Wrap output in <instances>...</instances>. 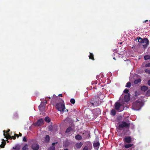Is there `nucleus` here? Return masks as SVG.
Returning <instances> with one entry per match:
<instances>
[{"label":"nucleus","instance_id":"f257e3e1","mask_svg":"<svg viewBox=\"0 0 150 150\" xmlns=\"http://www.w3.org/2000/svg\"><path fill=\"white\" fill-rule=\"evenodd\" d=\"M103 98V95L101 94L100 93L98 96H95L88 102V106L95 107L100 105L102 102Z\"/></svg>","mask_w":150,"mask_h":150},{"label":"nucleus","instance_id":"f03ea898","mask_svg":"<svg viewBox=\"0 0 150 150\" xmlns=\"http://www.w3.org/2000/svg\"><path fill=\"white\" fill-rule=\"evenodd\" d=\"M143 105V103L142 101L139 100L133 102L132 108L134 110H139Z\"/></svg>","mask_w":150,"mask_h":150},{"label":"nucleus","instance_id":"7ed1b4c3","mask_svg":"<svg viewBox=\"0 0 150 150\" xmlns=\"http://www.w3.org/2000/svg\"><path fill=\"white\" fill-rule=\"evenodd\" d=\"M59 101L55 105L57 109L60 112H64L65 109L64 103L62 99L59 98Z\"/></svg>","mask_w":150,"mask_h":150},{"label":"nucleus","instance_id":"20e7f679","mask_svg":"<svg viewBox=\"0 0 150 150\" xmlns=\"http://www.w3.org/2000/svg\"><path fill=\"white\" fill-rule=\"evenodd\" d=\"M130 125V123L129 122L127 123L125 121L122 122L121 124H120L118 126V128L119 129H122L124 127H126L127 128H129Z\"/></svg>","mask_w":150,"mask_h":150},{"label":"nucleus","instance_id":"39448f33","mask_svg":"<svg viewBox=\"0 0 150 150\" xmlns=\"http://www.w3.org/2000/svg\"><path fill=\"white\" fill-rule=\"evenodd\" d=\"M140 39L139 42L141 43H146V44L143 45V46L144 48H145L149 44V41L148 39L146 38H144L143 39L142 38L140 37L139 38Z\"/></svg>","mask_w":150,"mask_h":150},{"label":"nucleus","instance_id":"423d86ee","mask_svg":"<svg viewBox=\"0 0 150 150\" xmlns=\"http://www.w3.org/2000/svg\"><path fill=\"white\" fill-rule=\"evenodd\" d=\"M44 120L42 118H40L37 120V122L35 123L34 125L35 126H40L43 124Z\"/></svg>","mask_w":150,"mask_h":150},{"label":"nucleus","instance_id":"0eeeda50","mask_svg":"<svg viewBox=\"0 0 150 150\" xmlns=\"http://www.w3.org/2000/svg\"><path fill=\"white\" fill-rule=\"evenodd\" d=\"M132 138L129 136L125 137L123 139V141L125 143H130L132 141Z\"/></svg>","mask_w":150,"mask_h":150},{"label":"nucleus","instance_id":"6e6552de","mask_svg":"<svg viewBox=\"0 0 150 150\" xmlns=\"http://www.w3.org/2000/svg\"><path fill=\"white\" fill-rule=\"evenodd\" d=\"M93 113L96 116L101 113L100 110L98 108H96L93 110Z\"/></svg>","mask_w":150,"mask_h":150},{"label":"nucleus","instance_id":"1a4fd4ad","mask_svg":"<svg viewBox=\"0 0 150 150\" xmlns=\"http://www.w3.org/2000/svg\"><path fill=\"white\" fill-rule=\"evenodd\" d=\"M121 105H122L120 103L116 102L115 104V108L118 112H120L121 111L119 110L120 108Z\"/></svg>","mask_w":150,"mask_h":150},{"label":"nucleus","instance_id":"9d476101","mask_svg":"<svg viewBox=\"0 0 150 150\" xmlns=\"http://www.w3.org/2000/svg\"><path fill=\"white\" fill-rule=\"evenodd\" d=\"M31 148L33 150H38L39 149V146L37 144L34 143L32 145Z\"/></svg>","mask_w":150,"mask_h":150},{"label":"nucleus","instance_id":"9b49d317","mask_svg":"<svg viewBox=\"0 0 150 150\" xmlns=\"http://www.w3.org/2000/svg\"><path fill=\"white\" fill-rule=\"evenodd\" d=\"M130 94L129 93H128L127 94L125 95L124 97V100L125 102H128L130 99Z\"/></svg>","mask_w":150,"mask_h":150},{"label":"nucleus","instance_id":"f8f14e48","mask_svg":"<svg viewBox=\"0 0 150 150\" xmlns=\"http://www.w3.org/2000/svg\"><path fill=\"white\" fill-rule=\"evenodd\" d=\"M100 144L98 142L93 143V146L95 149L98 150L99 148Z\"/></svg>","mask_w":150,"mask_h":150},{"label":"nucleus","instance_id":"ddd939ff","mask_svg":"<svg viewBox=\"0 0 150 150\" xmlns=\"http://www.w3.org/2000/svg\"><path fill=\"white\" fill-rule=\"evenodd\" d=\"M70 143L68 141H65L63 143V146L65 147L68 146L70 145Z\"/></svg>","mask_w":150,"mask_h":150},{"label":"nucleus","instance_id":"4468645a","mask_svg":"<svg viewBox=\"0 0 150 150\" xmlns=\"http://www.w3.org/2000/svg\"><path fill=\"white\" fill-rule=\"evenodd\" d=\"M83 144L81 142L78 143L76 144L75 146L77 149H80L82 146Z\"/></svg>","mask_w":150,"mask_h":150},{"label":"nucleus","instance_id":"2eb2a0df","mask_svg":"<svg viewBox=\"0 0 150 150\" xmlns=\"http://www.w3.org/2000/svg\"><path fill=\"white\" fill-rule=\"evenodd\" d=\"M4 132V135L5 137L7 139H11V136L9 134H6L5 132V130L3 131Z\"/></svg>","mask_w":150,"mask_h":150},{"label":"nucleus","instance_id":"dca6fc26","mask_svg":"<svg viewBox=\"0 0 150 150\" xmlns=\"http://www.w3.org/2000/svg\"><path fill=\"white\" fill-rule=\"evenodd\" d=\"M148 89V88L147 87L145 86H143L141 87L140 89L141 90L144 92H145Z\"/></svg>","mask_w":150,"mask_h":150},{"label":"nucleus","instance_id":"f3484780","mask_svg":"<svg viewBox=\"0 0 150 150\" xmlns=\"http://www.w3.org/2000/svg\"><path fill=\"white\" fill-rule=\"evenodd\" d=\"M42 104H40V105L39 106V108L40 111L43 112L45 111V107H44V106H42Z\"/></svg>","mask_w":150,"mask_h":150},{"label":"nucleus","instance_id":"a211bd4d","mask_svg":"<svg viewBox=\"0 0 150 150\" xmlns=\"http://www.w3.org/2000/svg\"><path fill=\"white\" fill-rule=\"evenodd\" d=\"M75 139L77 140H80L82 139V137L79 134L76 135L75 136Z\"/></svg>","mask_w":150,"mask_h":150},{"label":"nucleus","instance_id":"6ab92c4d","mask_svg":"<svg viewBox=\"0 0 150 150\" xmlns=\"http://www.w3.org/2000/svg\"><path fill=\"white\" fill-rule=\"evenodd\" d=\"M50 140V137L48 135H46L45 138V141L46 142H48Z\"/></svg>","mask_w":150,"mask_h":150},{"label":"nucleus","instance_id":"aec40b11","mask_svg":"<svg viewBox=\"0 0 150 150\" xmlns=\"http://www.w3.org/2000/svg\"><path fill=\"white\" fill-rule=\"evenodd\" d=\"M132 144H126L125 145L124 147L126 149H128L130 147H132Z\"/></svg>","mask_w":150,"mask_h":150},{"label":"nucleus","instance_id":"412c9836","mask_svg":"<svg viewBox=\"0 0 150 150\" xmlns=\"http://www.w3.org/2000/svg\"><path fill=\"white\" fill-rule=\"evenodd\" d=\"M89 58L90 59H91L93 60H94V55L92 53L90 52V55L89 56Z\"/></svg>","mask_w":150,"mask_h":150},{"label":"nucleus","instance_id":"4be33fe9","mask_svg":"<svg viewBox=\"0 0 150 150\" xmlns=\"http://www.w3.org/2000/svg\"><path fill=\"white\" fill-rule=\"evenodd\" d=\"M72 129L71 127H69L68 128L66 129L65 133H68L70 132L72 130Z\"/></svg>","mask_w":150,"mask_h":150},{"label":"nucleus","instance_id":"5701e85b","mask_svg":"<svg viewBox=\"0 0 150 150\" xmlns=\"http://www.w3.org/2000/svg\"><path fill=\"white\" fill-rule=\"evenodd\" d=\"M141 80L140 79H138L135 80L134 81V83L135 84H137L138 83L141 82Z\"/></svg>","mask_w":150,"mask_h":150},{"label":"nucleus","instance_id":"b1692460","mask_svg":"<svg viewBox=\"0 0 150 150\" xmlns=\"http://www.w3.org/2000/svg\"><path fill=\"white\" fill-rule=\"evenodd\" d=\"M116 112L115 110L112 109L110 112V114L112 116H115L116 115Z\"/></svg>","mask_w":150,"mask_h":150},{"label":"nucleus","instance_id":"393cba45","mask_svg":"<svg viewBox=\"0 0 150 150\" xmlns=\"http://www.w3.org/2000/svg\"><path fill=\"white\" fill-rule=\"evenodd\" d=\"M2 140H3L4 141L2 142V144L1 145V146L0 145V146L2 148H4V146L6 144V142L4 139H3Z\"/></svg>","mask_w":150,"mask_h":150},{"label":"nucleus","instance_id":"a878e982","mask_svg":"<svg viewBox=\"0 0 150 150\" xmlns=\"http://www.w3.org/2000/svg\"><path fill=\"white\" fill-rule=\"evenodd\" d=\"M28 147L27 144H25L22 148V150H28Z\"/></svg>","mask_w":150,"mask_h":150},{"label":"nucleus","instance_id":"bb28decb","mask_svg":"<svg viewBox=\"0 0 150 150\" xmlns=\"http://www.w3.org/2000/svg\"><path fill=\"white\" fill-rule=\"evenodd\" d=\"M20 147V145H17L15 147H13V149H16V150H19Z\"/></svg>","mask_w":150,"mask_h":150},{"label":"nucleus","instance_id":"cd10ccee","mask_svg":"<svg viewBox=\"0 0 150 150\" xmlns=\"http://www.w3.org/2000/svg\"><path fill=\"white\" fill-rule=\"evenodd\" d=\"M46 103H47V101L46 100H43V101L40 104H42V106H44V107H45L46 104Z\"/></svg>","mask_w":150,"mask_h":150},{"label":"nucleus","instance_id":"c85d7f7f","mask_svg":"<svg viewBox=\"0 0 150 150\" xmlns=\"http://www.w3.org/2000/svg\"><path fill=\"white\" fill-rule=\"evenodd\" d=\"M45 120L47 122H49L50 120V118L47 117H45Z\"/></svg>","mask_w":150,"mask_h":150},{"label":"nucleus","instance_id":"c756f323","mask_svg":"<svg viewBox=\"0 0 150 150\" xmlns=\"http://www.w3.org/2000/svg\"><path fill=\"white\" fill-rule=\"evenodd\" d=\"M131 86V83L130 82H128L127 83L126 85V87L129 88H130Z\"/></svg>","mask_w":150,"mask_h":150},{"label":"nucleus","instance_id":"7c9ffc66","mask_svg":"<svg viewBox=\"0 0 150 150\" xmlns=\"http://www.w3.org/2000/svg\"><path fill=\"white\" fill-rule=\"evenodd\" d=\"M48 150H55V147L54 146H52L48 148Z\"/></svg>","mask_w":150,"mask_h":150},{"label":"nucleus","instance_id":"2f4dec72","mask_svg":"<svg viewBox=\"0 0 150 150\" xmlns=\"http://www.w3.org/2000/svg\"><path fill=\"white\" fill-rule=\"evenodd\" d=\"M144 58L145 60H146L150 59V56L149 55H146L144 57Z\"/></svg>","mask_w":150,"mask_h":150},{"label":"nucleus","instance_id":"473e14b6","mask_svg":"<svg viewBox=\"0 0 150 150\" xmlns=\"http://www.w3.org/2000/svg\"><path fill=\"white\" fill-rule=\"evenodd\" d=\"M70 101L72 104H74L75 103V100L74 98H71L70 99Z\"/></svg>","mask_w":150,"mask_h":150},{"label":"nucleus","instance_id":"72a5a7b5","mask_svg":"<svg viewBox=\"0 0 150 150\" xmlns=\"http://www.w3.org/2000/svg\"><path fill=\"white\" fill-rule=\"evenodd\" d=\"M145 72L146 73H148L149 74H150V70L148 69H146L145 70Z\"/></svg>","mask_w":150,"mask_h":150},{"label":"nucleus","instance_id":"f704fd0d","mask_svg":"<svg viewBox=\"0 0 150 150\" xmlns=\"http://www.w3.org/2000/svg\"><path fill=\"white\" fill-rule=\"evenodd\" d=\"M129 91V90L127 88H126L123 91L124 93H127Z\"/></svg>","mask_w":150,"mask_h":150},{"label":"nucleus","instance_id":"c9c22d12","mask_svg":"<svg viewBox=\"0 0 150 150\" xmlns=\"http://www.w3.org/2000/svg\"><path fill=\"white\" fill-rule=\"evenodd\" d=\"M146 94L147 96H150V90H149L147 91L146 93Z\"/></svg>","mask_w":150,"mask_h":150},{"label":"nucleus","instance_id":"e433bc0d","mask_svg":"<svg viewBox=\"0 0 150 150\" xmlns=\"http://www.w3.org/2000/svg\"><path fill=\"white\" fill-rule=\"evenodd\" d=\"M88 149L87 146H85L83 149V150H88Z\"/></svg>","mask_w":150,"mask_h":150},{"label":"nucleus","instance_id":"4c0bfd02","mask_svg":"<svg viewBox=\"0 0 150 150\" xmlns=\"http://www.w3.org/2000/svg\"><path fill=\"white\" fill-rule=\"evenodd\" d=\"M59 98H59H60L58 97L57 96H56L54 94L52 96V99L54 98Z\"/></svg>","mask_w":150,"mask_h":150},{"label":"nucleus","instance_id":"58836bf2","mask_svg":"<svg viewBox=\"0 0 150 150\" xmlns=\"http://www.w3.org/2000/svg\"><path fill=\"white\" fill-rule=\"evenodd\" d=\"M27 140L26 138V137H24L23 139V142H27Z\"/></svg>","mask_w":150,"mask_h":150},{"label":"nucleus","instance_id":"ea45409f","mask_svg":"<svg viewBox=\"0 0 150 150\" xmlns=\"http://www.w3.org/2000/svg\"><path fill=\"white\" fill-rule=\"evenodd\" d=\"M146 67H150V63H147L145 65Z\"/></svg>","mask_w":150,"mask_h":150},{"label":"nucleus","instance_id":"a19ab883","mask_svg":"<svg viewBox=\"0 0 150 150\" xmlns=\"http://www.w3.org/2000/svg\"><path fill=\"white\" fill-rule=\"evenodd\" d=\"M139 38H140V37H138L136 39H135L134 40H135L137 41V40H138V42H139L140 39H139Z\"/></svg>","mask_w":150,"mask_h":150},{"label":"nucleus","instance_id":"79ce46f5","mask_svg":"<svg viewBox=\"0 0 150 150\" xmlns=\"http://www.w3.org/2000/svg\"><path fill=\"white\" fill-rule=\"evenodd\" d=\"M16 137L14 135L13 136H12L11 137V139H16Z\"/></svg>","mask_w":150,"mask_h":150},{"label":"nucleus","instance_id":"37998d69","mask_svg":"<svg viewBox=\"0 0 150 150\" xmlns=\"http://www.w3.org/2000/svg\"><path fill=\"white\" fill-rule=\"evenodd\" d=\"M57 142H53L52 143V146H54L55 144H57Z\"/></svg>","mask_w":150,"mask_h":150},{"label":"nucleus","instance_id":"c03bdc74","mask_svg":"<svg viewBox=\"0 0 150 150\" xmlns=\"http://www.w3.org/2000/svg\"><path fill=\"white\" fill-rule=\"evenodd\" d=\"M14 135L15 136V137H19V135L16 134H15Z\"/></svg>","mask_w":150,"mask_h":150},{"label":"nucleus","instance_id":"a18cd8bd","mask_svg":"<svg viewBox=\"0 0 150 150\" xmlns=\"http://www.w3.org/2000/svg\"><path fill=\"white\" fill-rule=\"evenodd\" d=\"M10 130L9 129H8V130H7V131L6 132H5V133H7V134H8V132H10Z\"/></svg>","mask_w":150,"mask_h":150},{"label":"nucleus","instance_id":"49530a36","mask_svg":"<svg viewBox=\"0 0 150 150\" xmlns=\"http://www.w3.org/2000/svg\"><path fill=\"white\" fill-rule=\"evenodd\" d=\"M148 85L150 86V79L148 81Z\"/></svg>","mask_w":150,"mask_h":150},{"label":"nucleus","instance_id":"de8ad7c7","mask_svg":"<svg viewBox=\"0 0 150 150\" xmlns=\"http://www.w3.org/2000/svg\"><path fill=\"white\" fill-rule=\"evenodd\" d=\"M19 136L21 137L22 136V134L20 133V132L19 133Z\"/></svg>","mask_w":150,"mask_h":150},{"label":"nucleus","instance_id":"09e8293b","mask_svg":"<svg viewBox=\"0 0 150 150\" xmlns=\"http://www.w3.org/2000/svg\"><path fill=\"white\" fill-rule=\"evenodd\" d=\"M58 96H61V97L62 96V94H59L58 95Z\"/></svg>","mask_w":150,"mask_h":150},{"label":"nucleus","instance_id":"8fccbe9b","mask_svg":"<svg viewBox=\"0 0 150 150\" xmlns=\"http://www.w3.org/2000/svg\"><path fill=\"white\" fill-rule=\"evenodd\" d=\"M51 127H50V128H49V130H50L51 131H52V129H51Z\"/></svg>","mask_w":150,"mask_h":150},{"label":"nucleus","instance_id":"3c124183","mask_svg":"<svg viewBox=\"0 0 150 150\" xmlns=\"http://www.w3.org/2000/svg\"><path fill=\"white\" fill-rule=\"evenodd\" d=\"M148 21V20H146V21H144V22H146L147 21Z\"/></svg>","mask_w":150,"mask_h":150},{"label":"nucleus","instance_id":"603ef678","mask_svg":"<svg viewBox=\"0 0 150 150\" xmlns=\"http://www.w3.org/2000/svg\"><path fill=\"white\" fill-rule=\"evenodd\" d=\"M113 59H114V60H116V59L115 58V57H114L113 58Z\"/></svg>","mask_w":150,"mask_h":150},{"label":"nucleus","instance_id":"864d4df0","mask_svg":"<svg viewBox=\"0 0 150 150\" xmlns=\"http://www.w3.org/2000/svg\"><path fill=\"white\" fill-rule=\"evenodd\" d=\"M64 150H69L67 149H64Z\"/></svg>","mask_w":150,"mask_h":150},{"label":"nucleus","instance_id":"5fc2aeb1","mask_svg":"<svg viewBox=\"0 0 150 150\" xmlns=\"http://www.w3.org/2000/svg\"><path fill=\"white\" fill-rule=\"evenodd\" d=\"M66 110L67 111V112L68 111V110H67H67Z\"/></svg>","mask_w":150,"mask_h":150},{"label":"nucleus","instance_id":"6e6d98bb","mask_svg":"<svg viewBox=\"0 0 150 150\" xmlns=\"http://www.w3.org/2000/svg\"><path fill=\"white\" fill-rule=\"evenodd\" d=\"M48 98H49V99H50L51 98H50V97H48Z\"/></svg>","mask_w":150,"mask_h":150}]
</instances>
